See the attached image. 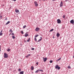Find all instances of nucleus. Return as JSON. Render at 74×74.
Returning <instances> with one entry per match:
<instances>
[{"mask_svg": "<svg viewBox=\"0 0 74 74\" xmlns=\"http://www.w3.org/2000/svg\"><path fill=\"white\" fill-rule=\"evenodd\" d=\"M43 60H44V62H46V60H47V58H44V57H43Z\"/></svg>", "mask_w": 74, "mask_h": 74, "instance_id": "6", "label": "nucleus"}, {"mask_svg": "<svg viewBox=\"0 0 74 74\" xmlns=\"http://www.w3.org/2000/svg\"><path fill=\"white\" fill-rule=\"evenodd\" d=\"M52 62H53V61H52V60H51L50 61V63H52Z\"/></svg>", "mask_w": 74, "mask_h": 74, "instance_id": "28", "label": "nucleus"}, {"mask_svg": "<svg viewBox=\"0 0 74 74\" xmlns=\"http://www.w3.org/2000/svg\"><path fill=\"white\" fill-rule=\"evenodd\" d=\"M43 1H45V0H42Z\"/></svg>", "mask_w": 74, "mask_h": 74, "instance_id": "45", "label": "nucleus"}, {"mask_svg": "<svg viewBox=\"0 0 74 74\" xmlns=\"http://www.w3.org/2000/svg\"><path fill=\"white\" fill-rule=\"evenodd\" d=\"M36 64H37V65H38V62H37L36 63Z\"/></svg>", "mask_w": 74, "mask_h": 74, "instance_id": "35", "label": "nucleus"}, {"mask_svg": "<svg viewBox=\"0 0 74 74\" xmlns=\"http://www.w3.org/2000/svg\"><path fill=\"white\" fill-rule=\"evenodd\" d=\"M31 69L32 70H34V67H33V66H32L31 67Z\"/></svg>", "mask_w": 74, "mask_h": 74, "instance_id": "14", "label": "nucleus"}, {"mask_svg": "<svg viewBox=\"0 0 74 74\" xmlns=\"http://www.w3.org/2000/svg\"><path fill=\"white\" fill-rule=\"evenodd\" d=\"M70 23H72V24H74V20L72 19L71 20V21H70Z\"/></svg>", "mask_w": 74, "mask_h": 74, "instance_id": "8", "label": "nucleus"}, {"mask_svg": "<svg viewBox=\"0 0 74 74\" xmlns=\"http://www.w3.org/2000/svg\"><path fill=\"white\" fill-rule=\"evenodd\" d=\"M53 31V29H51L50 31V32H52V31Z\"/></svg>", "mask_w": 74, "mask_h": 74, "instance_id": "24", "label": "nucleus"}, {"mask_svg": "<svg viewBox=\"0 0 74 74\" xmlns=\"http://www.w3.org/2000/svg\"><path fill=\"white\" fill-rule=\"evenodd\" d=\"M52 1H56V0H52Z\"/></svg>", "mask_w": 74, "mask_h": 74, "instance_id": "41", "label": "nucleus"}, {"mask_svg": "<svg viewBox=\"0 0 74 74\" xmlns=\"http://www.w3.org/2000/svg\"><path fill=\"white\" fill-rule=\"evenodd\" d=\"M23 73H24V71H22L20 72L19 74H23Z\"/></svg>", "mask_w": 74, "mask_h": 74, "instance_id": "13", "label": "nucleus"}, {"mask_svg": "<svg viewBox=\"0 0 74 74\" xmlns=\"http://www.w3.org/2000/svg\"><path fill=\"white\" fill-rule=\"evenodd\" d=\"M4 58H8V55L6 53H4Z\"/></svg>", "mask_w": 74, "mask_h": 74, "instance_id": "1", "label": "nucleus"}, {"mask_svg": "<svg viewBox=\"0 0 74 74\" xmlns=\"http://www.w3.org/2000/svg\"><path fill=\"white\" fill-rule=\"evenodd\" d=\"M68 69H71V67H70V66H69L68 67Z\"/></svg>", "mask_w": 74, "mask_h": 74, "instance_id": "33", "label": "nucleus"}, {"mask_svg": "<svg viewBox=\"0 0 74 74\" xmlns=\"http://www.w3.org/2000/svg\"><path fill=\"white\" fill-rule=\"evenodd\" d=\"M65 15H63V18H64H64H65Z\"/></svg>", "mask_w": 74, "mask_h": 74, "instance_id": "26", "label": "nucleus"}, {"mask_svg": "<svg viewBox=\"0 0 74 74\" xmlns=\"http://www.w3.org/2000/svg\"><path fill=\"white\" fill-rule=\"evenodd\" d=\"M56 36H57V37H59V36H60V34H59V33H57V34Z\"/></svg>", "mask_w": 74, "mask_h": 74, "instance_id": "17", "label": "nucleus"}, {"mask_svg": "<svg viewBox=\"0 0 74 74\" xmlns=\"http://www.w3.org/2000/svg\"><path fill=\"white\" fill-rule=\"evenodd\" d=\"M2 32H3V30H1L0 32V36H2V35H3V33H2Z\"/></svg>", "mask_w": 74, "mask_h": 74, "instance_id": "10", "label": "nucleus"}, {"mask_svg": "<svg viewBox=\"0 0 74 74\" xmlns=\"http://www.w3.org/2000/svg\"><path fill=\"white\" fill-rule=\"evenodd\" d=\"M30 38H29L27 40V42H29V41H30Z\"/></svg>", "mask_w": 74, "mask_h": 74, "instance_id": "23", "label": "nucleus"}, {"mask_svg": "<svg viewBox=\"0 0 74 74\" xmlns=\"http://www.w3.org/2000/svg\"><path fill=\"white\" fill-rule=\"evenodd\" d=\"M28 56H30V54H28Z\"/></svg>", "mask_w": 74, "mask_h": 74, "instance_id": "39", "label": "nucleus"}, {"mask_svg": "<svg viewBox=\"0 0 74 74\" xmlns=\"http://www.w3.org/2000/svg\"><path fill=\"white\" fill-rule=\"evenodd\" d=\"M55 69H58V70H60V67L58 65H57L55 66Z\"/></svg>", "mask_w": 74, "mask_h": 74, "instance_id": "2", "label": "nucleus"}, {"mask_svg": "<svg viewBox=\"0 0 74 74\" xmlns=\"http://www.w3.org/2000/svg\"><path fill=\"white\" fill-rule=\"evenodd\" d=\"M10 23V21H8L7 22V23H6V25H8V24H9V23Z\"/></svg>", "mask_w": 74, "mask_h": 74, "instance_id": "18", "label": "nucleus"}, {"mask_svg": "<svg viewBox=\"0 0 74 74\" xmlns=\"http://www.w3.org/2000/svg\"><path fill=\"white\" fill-rule=\"evenodd\" d=\"M15 11L16 13H18V12H19V10H17V9L15 10Z\"/></svg>", "mask_w": 74, "mask_h": 74, "instance_id": "9", "label": "nucleus"}, {"mask_svg": "<svg viewBox=\"0 0 74 74\" xmlns=\"http://www.w3.org/2000/svg\"><path fill=\"white\" fill-rule=\"evenodd\" d=\"M40 30V28L38 27H36L35 29V31L36 32H38Z\"/></svg>", "mask_w": 74, "mask_h": 74, "instance_id": "4", "label": "nucleus"}, {"mask_svg": "<svg viewBox=\"0 0 74 74\" xmlns=\"http://www.w3.org/2000/svg\"><path fill=\"white\" fill-rule=\"evenodd\" d=\"M31 49V50H34V48H32Z\"/></svg>", "mask_w": 74, "mask_h": 74, "instance_id": "34", "label": "nucleus"}, {"mask_svg": "<svg viewBox=\"0 0 74 74\" xmlns=\"http://www.w3.org/2000/svg\"><path fill=\"white\" fill-rule=\"evenodd\" d=\"M12 1H16V0H12Z\"/></svg>", "mask_w": 74, "mask_h": 74, "instance_id": "37", "label": "nucleus"}, {"mask_svg": "<svg viewBox=\"0 0 74 74\" xmlns=\"http://www.w3.org/2000/svg\"><path fill=\"white\" fill-rule=\"evenodd\" d=\"M60 7H63V2L61 1L60 3Z\"/></svg>", "mask_w": 74, "mask_h": 74, "instance_id": "7", "label": "nucleus"}, {"mask_svg": "<svg viewBox=\"0 0 74 74\" xmlns=\"http://www.w3.org/2000/svg\"><path fill=\"white\" fill-rule=\"evenodd\" d=\"M29 57L28 55H27L26 56V58H28Z\"/></svg>", "mask_w": 74, "mask_h": 74, "instance_id": "36", "label": "nucleus"}, {"mask_svg": "<svg viewBox=\"0 0 74 74\" xmlns=\"http://www.w3.org/2000/svg\"><path fill=\"white\" fill-rule=\"evenodd\" d=\"M39 71H42V72H43V70H39Z\"/></svg>", "mask_w": 74, "mask_h": 74, "instance_id": "29", "label": "nucleus"}, {"mask_svg": "<svg viewBox=\"0 0 74 74\" xmlns=\"http://www.w3.org/2000/svg\"><path fill=\"white\" fill-rule=\"evenodd\" d=\"M9 32H11V33H12V32H13L12 31V29H10V30Z\"/></svg>", "mask_w": 74, "mask_h": 74, "instance_id": "19", "label": "nucleus"}, {"mask_svg": "<svg viewBox=\"0 0 74 74\" xmlns=\"http://www.w3.org/2000/svg\"><path fill=\"white\" fill-rule=\"evenodd\" d=\"M12 38H13V39H14V38H15V37L14 36H12Z\"/></svg>", "mask_w": 74, "mask_h": 74, "instance_id": "25", "label": "nucleus"}, {"mask_svg": "<svg viewBox=\"0 0 74 74\" xmlns=\"http://www.w3.org/2000/svg\"><path fill=\"white\" fill-rule=\"evenodd\" d=\"M0 17H1V18H2V16H0Z\"/></svg>", "mask_w": 74, "mask_h": 74, "instance_id": "42", "label": "nucleus"}, {"mask_svg": "<svg viewBox=\"0 0 74 74\" xmlns=\"http://www.w3.org/2000/svg\"><path fill=\"white\" fill-rule=\"evenodd\" d=\"M38 36H39V35H36L35 36V38H36V37H37Z\"/></svg>", "mask_w": 74, "mask_h": 74, "instance_id": "22", "label": "nucleus"}, {"mask_svg": "<svg viewBox=\"0 0 74 74\" xmlns=\"http://www.w3.org/2000/svg\"><path fill=\"white\" fill-rule=\"evenodd\" d=\"M26 27V25H25L24 26H23V29H25V27Z\"/></svg>", "mask_w": 74, "mask_h": 74, "instance_id": "27", "label": "nucleus"}, {"mask_svg": "<svg viewBox=\"0 0 74 74\" xmlns=\"http://www.w3.org/2000/svg\"><path fill=\"white\" fill-rule=\"evenodd\" d=\"M1 51V46H0V52Z\"/></svg>", "mask_w": 74, "mask_h": 74, "instance_id": "38", "label": "nucleus"}, {"mask_svg": "<svg viewBox=\"0 0 74 74\" xmlns=\"http://www.w3.org/2000/svg\"><path fill=\"white\" fill-rule=\"evenodd\" d=\"M7 18L6 17V18L5 19V20H7Z\"/></svg>", "mask_w": 74, "mask_h": 74, "instance_id": "40", "label": "nucleus"}, {"mask_svg": "<svg viewBox=\"0 0 74 74\" xmlns=\"http://www.w3.org/2000/svg\"><path fill=\"white\" fill-rule=\"evenodd\" d=\"M57 21L58 23H61V21L60 19H58Z\"/></svg>", "mask_w": 74, "mask_h": 74, "instance_id": "5", "label": "nucleus"}, {"mask_svg": "<svg viewBox=\"0 0 74 74\" xmlns=\"http://www.w3.org/2000/svg\"><path fill=\"white\" fill-rule=\"evenodd\" d=\"M39 72V69L37 70L35 72V73H38Z\"/></svg>", "mask_w": 74, "mask_h": 74, "instance_id": "16", "label": "nucleus"}, {"mask_svg": "<svg viewBox=\"0 0 74 74\" xmlns=\"http://www.w3.org/2000/svg\"><path fill=\"white\" fill-rule=\"evenodd\" d=\"M24 36L25 37H26L27 36H29V35H28V34H27V33H26L25 34Z\"/></svg>", "mask_w": 74, "mask_h": 74, "instance_id": "11", "label": "nucleus"}, {"mask_svg": "<svg viewBox=\"0 0 74 74\" xmlns=\"http://www.w3.org/2000/svg\"><path fill=\"white\" fill-rule=\"evenodd\" d=\"M73 58H74V56H73Z\"/></svg>", "mask_w": 74, "mask_h": 74, "instance_id": "46", "label": "nucleus"}, {"mask_svg": "<svg viewBox=\"0 0 74 74\" xmlns=\"http://www.w3.org/2000/svg\"><path fill=\"white\" fill-rule=\"evenodd\" d=\"M21 33L22 34H23V31H21Z\"/></svg>", "mask_w": 74, "mask_h": 74, "instance_id": "30", "label": "nucleus"}, {"mask_svg": "<svg viewBox=\"0 0 74 74\" xmlns=\"http://www.w3.org/2000/svg\"><path fill=\"white\" fill-rule=\"evenodd\" d=\"M12 36H14V33H12Z\"/></svg>", "mask_w": 74, "mask_h": 74, "instance_id": "32", "label": "nucleus"}, {"mask_svg": "<svg viewBox=\"0 0 74 74\" xmlns=\"http://www.w3.org/2000/svg\"><path fill=\"white\" fill-rule=\"evenodd\" d=\"M7 51H8V52H10V49H8Z\"/></svg>", "mask_w": 74, "mask_h": 74, "instance_id": "21", "label": "nucleus"}, {"mask_svg": "<svg viewBox=\"0 0 74 74\" xmlns=\"http://www.w3.org/2000/svg\"><path fill=\"white\" fill-rule=\"evenodd\" d=\"M40 38L38 40V41H41V40H42V37H40Z\"/></svg>", "mask_w": 74, "mask_h": 74, "instance_id": "15", "label": "nucleus"}, {"mask_svg": "<svg viewBox=\"0 0 74 74\" xmlns=\"http://www.w3.org/2000/svg\"><path fill=\"white\" fill-rule=\"evenodd\" d=\"M34 40L35 41H37V38H35L34 39Z\"/></svg>", "mask_w": 74, "mask_h": 74, "instance_id": "31", "label": "nucleus"}, {"mask_svg": "<svg viewBox=\"0 0 74 74\" xmlns=\"http://www.w3.org/2000/svg\"><path fill=\"white\" fill-rule=\"evenodd\" d=\"M18 71L20 72V71H21V69H19L18 70Z\"/></svg>", "mask_w": 74, "mask_h": 74, "instance_id": "20", "label": "nucleus"}, {"mask_svg": "<svg viewBox=\"0 0 74 74\" xmlns=\"http://www.w3.org/2000/svg\"><path fill=\"white\" fill-rule=\"evenodd\" d=\"M61 59H62V58L61 57L60 58L58 59L57 60V62H58V61H59V60H61Z\"/></svg>", "mask_w": 74, "mask_h": 74, "instance_id": "12", "label": "nucleus"}, {"mask_svg": "<svg viewBox=\"0 0 74 74\" xmlns=\"http://www.w3.org/2000/svg\"><path fill=\"white\" fill-rule=\"evenodd\" d=\"M11 34V33H10V34H9V36H10V35Z\"/></svg>", "mask_w": 74, "mask_h": 74, "instance_id": "43", "label": "nucleus"}, {"mask_svg": "<svg viewBox=\"0 0 74 74\" xmlns=\"http://www.w3.org/2000/svg\"><path fill=\"white\" fill-rule=\"evenodd\" d=\"M66 1H67V0H66Z\"/></svg>", "mask_w": 74, "mask_h": 74, "instance_id": "44", "label": "nucleus"}, {"mask_svg": "<svg viewBox=\"0 0 74 74\" xmlns=\"http://www.w3.org/2000/svg\"><path fill=\"white\" fill-rule=\"evenodd\" d=\"M34 3L35 4V5L36 7H37V6H38V4L37 3V2L36 1H35L34 2Z\"/></svg>", "mask_w": 74, "mask_h": 74, "instance_id": "3", "label": "nucleus"}]
</instances>
